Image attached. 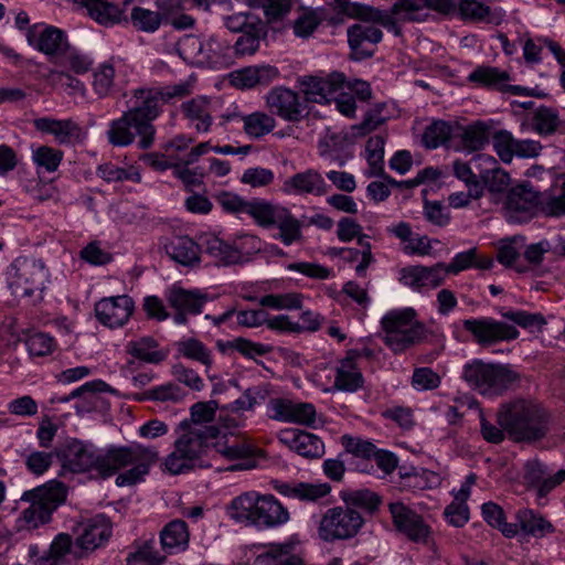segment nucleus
I'll list each match as a JSON object with an SVG mask.
<instances>
[{
  "label": "nucleus",
  "mask_w": 565,
  "mask_h": 565,
  "mask_svg": "<svg viewBox=\"0 0 565 565\" xmlns=\"http://www.w3.org/2000/svg\"><path fill=\"white\" fill-rule=\"evenodd\" d=\"M492 145L495 153L504 163H511L514 158L515 138L508 130L492 131Z\"/></svg>",
  "instance_id": "nucleus-55"
},
{
  "label": "nucleus",
  "mask_w": 565,
  "mask_h": 565,
  "mask_svg": "<svg viewBox=\"0 0 565 565\" xmlns=\"http://www.w3.org/2000/svg\"><path fill=\"white\" fill-rule=\"evenodd\" d=\"M181 109L198 132L210 130L213 122L210 98L198 96L183 103Z\"/></svg>",
  "instance_id": "nucleus-36"
},
{
  "label": "nucleus",
  "mask_w": 565,
  "mask_h": 565,
  "mask_svg": "<svg viewBox=\"0 0 565 565\" xmlns=\"http://www.w3.org/2000/svg\"><path fill=\"white\" fill-rule=\"evenodd\" d=\"M63 157L64 153L62 150L49 146L32 148L31 158L39 172H55L58 169Z\"/></svg>",
  "instance_id": "nucleus-50"
},
{
  "label": "nucleus",
  "mask_w": 565,
  "mask_h": 565,
  "mask_svg": "<svg viewBox=\"0 0 565 565\" xmlns=\"http://www.w3.org/2000/svg\"><path fill=\"white\" fill-rule=\"evenodd\" d=\"M468 79L472 83H477L487 87L495 88L502 93H510L514 96H530L532 95L531 89L520 85H510L509 73L500 71L492 66H479L473 70Z\"/></svg>",
  "instance_id": "nucleus-26"
},
{
  "label": "nucleus",
  "mask_w": 565,
  "mask_h": 565,
  "mask_svg": "<svg viewBox=\"0 0 565 565\" xmlns=\"http://www.w3.org/2000/svg\"><path fill=\"white\" fill-rule=\"evenodd\" d=\"M369 10H372V7L364 4L354 6L353 14L358 22L350 25L347 30L351 57L355 61L372 57L376 52L377 44L383 39V32L376 25L375 20L367 18Z\"/></svg>",
  "instance_id": "nucleus-8"
},
{
  "label": "nucleus",
  "mask_w": 565,
  "mask_h": 565,
  "mask_svg": "<svg viewBox=\"0 0 565 565\" xmlns=\"http://www.w3.org/2000/svg\"><path fill=\"white\" fill-rule=\"evenodd\" d=\"M340 497L345 508L359 511L360 513L361 511L373 513L381 502L380 497L367 489L343 490L340 492Z\"/></svg>",
  "instance_id": "nucleus-45"
},
{
  "label": "nucleus",
  "mask_w": 565,
  "mask_h": 565,
  "mask_svg": "<svg viewBox=\"0 0 565 565\" xmlns=\"http://www.w3.org/2000/svg\"><path fill=\"white\" fill-rule=\"evenodd\" d=\"M461 377L481 395L497 396L505 392L519 375L507 365L475 359L463 365Z\"/></svg>",
  "instance_id": "nucleus-6"
},
{
  "label": "nucleus",
  "mask_w": 565,
  "mask_h": 565,
  "mask_svg": "<svg viewBox=\"0 0 565 565\" xmlns=\"http://www.w3.org/2000/svg\"><path fill=\"white\" fill-rule=\"evenodd\" d=\"M516 521L521 530L534 537H543L554 532V526L541 514L530 509H521L516 512Z\"/></svg>",
  "instance_id": "nucleus-46"
},
{
  "label": "nucleus",
  "mask_w": 565,
  "mask_h": 565,
  "mask_svg": "<svg viewBox=\"0 0 565 565\" xmlns=\"http://www.w3.org/2000/svg\"><path fill=\"white\" fill-rule=\"evenodd\" d=\"M156 541L149 540L138 545L134 552L128 553L126 557L127 565H161L166 556L161 555L156 548Z\"/></svg>",
  "instance_id": "nucleus-52"
},
{
  "label": "nucleus",
  "mask_w": 565,
  "mask_h": 565,
  "mask_svg": "<svg viewBox=\"0 0 565 565\" xmlns=\"http://www.w3.org/2000/svg\"><path fill=\"white\" fill-rule=\"evenodd\" d=\"M416 316L413 308H403L390 310L382 317L383 342L395 354L403 353L426 339L427 329Z\"/></svg>",
  "instance_id": "nucleus-4"
},
{
  "label": "nucleus",
  "mask_w": 565,
  "mask_h": 565,
  "mask_svg": "<svg viewBox=\"0 0 565 565\" xmlns=\"http://www.w3.org/2000/svg\"><path fill=\"white\" fill-rule=\"evenodd\" d=\"M257 244L256 236L248 234L239 236L234 242V245H230L221 238L210 235L203 238L201 250L203 249L204 253L214 258L216 265L228 266L242 260L245 245H250L252 249L258 250Z\"/></svg>",
  "instance_id": "nucleus-17"
},
{
  "label": "nucleus",
  "mask_w": 565,
  "mask_h": 565,
  "mask_svg": "<svg viewBox=\"0 0 565 565\" xmlns=\"http://www.w3.org/2000/svg\"><path fill=\"white\" fill-rule=\"evenodd\" d=\"M292 543L270 544L256 557L258 565H306L302 557L294 553Z\"/></svg>",
  "instance_id": "nucleus-40"
},
{
  "label": "nucleus",
  "mask_w": 565,
  "mask_h": 565,
  "mask_svg": "<svg viewBox=\"0 0 565 565\" xmlns=\"http://www.w3.org/2000/svg\"><path fill=\"white\" fill-rule=\"evenodd\" d=\"M476 160L480 167L479 178L488 192L491 194L503 193L510 184V174L490 154H479Z\"/></svg>",
  "instance_id": "nucleus-34"
},
{
  "label": "nucleus",
  "mask_w": 565,
  "mask_h": 565,
  "mask_svg": "<svg viewBox=\"0 0 565 565\" xmlns=\"http://www.w3.org/2000/svg\"><path fill=\"white\" fill-rule=\"evenodd\" d=\"M184 45L196 51L194 57L214 68L227 67L232 64V45L216 35L202 41L196 36H190Z\"/></svg>",
  "instance_id": "nucleus-19"
},
{
  "label": "nucleus",
  "mask_w": 565,
  "mask_h": 565,
  "mask_svg": "<svg viewBox=\"0 0 565 565\" xmlns=\"http://www.w3.org/2000/svg\"><path fill=\"white\" fill-rule=\"evenodd\" d=\"M244 132L253 139H259L270 134L276 127L275 118L263 111H255L241 117Z\"/></svg>",
  "instance_id": "nucleus-47"
},
{
  "label": "nucleus",
  "mask_w": 565,
  "mask_h": 565,
  "mask_svg": "<svg viewBox=\"0 0 565 565\" xmlns=\"http://www.w3.org/2000/svg\"><path fill=\"white\" fill-rule=\"evenodd\" d=\"M111 535V523L104 514H97L81 524L76 545L86 552L103 546Z\"/></svg>",
  "instance_id": "nucleus-25"
},
{
  "label": "nucleus",
  "mask_w": 565,
  "mask_h": 565,
  "mask_svg": "<svg viewBox=\"0 0 565 565\" xmlns=\"http://www.w3.org/2000/svg\"><path fill=\"white\" fill-rule=\"evenodd\" d=\"M384 146L385 138L381 135L372 136L365 145L369 177H383L384 174Z\"/></svg>",
  "instance_id": "nucleus-48"
},
{
  "label": "nucleus",
  "mask_w": 565,
  "mask_h": 565,
  "mask_svg": "<svg viewBox=\"0 0 565 565\" xmlns=\"http://www.w3.org/2000/svg\"><path fill=\"white\" fill-rule=\"evenodd\" d=\"M66 487L56 480L25 491L20 501L29 503L21 513V520L28 527H38L50 521L52 512L66 499Z\"/></svg>",
  "instance_id": "nucleus-7"
},
{
  "label": "nucleus",
  "mask_w": 565,
  "mask_h": 565,
  "mask_svg": "<svg viewBox=\"0 0 565 565\" xmlns=\"http://www.w3.org/2000/svg\"><path fill=\"white\" fill-rule=\"evenodd\" d=\"M217 202L226 212L250 215L262 227L279 230L276 238L289 246L302 238V225L289 209L268 202L263 199L245 201L237 194L223 192L217 196Z\"/></svg>",
  "instance_id": "nucleus-2"
},
{
  "label": "nucleus",
  "mask_w": 565,
  "mask_h": 565,
  "mask_svg": "<svg viewBox=\"0 0 565 565\" xmlns=\"http://www.w3.org/2000/svg\"><path fill=\"white\" fill-rule=\"evenodd\" d=\"M107 140L113 147H128L134 143L136 136L139 137L138 148L146 150L152 147L154 138L150 137L147 141L137 126V121L131 118L126 111L117 119L109 122L106 131Z\"/></svg>",
  "instance_id": "nucleus-22"
},
{
  "label": "nucleus",
  "mask_w": 565,
  "mask_h": 565,
  "mask_svg": "<svg viewBox=\"0 0 565 565\" xmlns=\"http://www.w3.org/2000/svg\"><path fill=\"white\" fill-rule=\"evenodd\" d=\"M92 85L99 98L110 95L115 85V67L111 62H105L94 71Z\"/></svg>",
  "instance_id": "nucleus-54"
},
{
  "label": "nucleus",
  "mask_w": 565,
  "mask_h": 565,
  "mask_svg": "<svg viewBox=\"0 0 565 565\" xmlns=\"http://www.w3.org/2000/svg\"><path fill=\"white\" fill-rule=\"evenodd\" d=\"M135 310V302L128 295L102 298L95 303V317L103 326L115 329L125 326Z\"/></svg>",
  "instance_id": "nucleus-20"
},
{
  "label": "nucleus",
  "mask_w": 565,
  "mask_h": 565,
  "mask_svg": "<svg viewBox=\"0 0 565 565\" xmlns=\"http://www.w3.org/2000/svg\"><path fill=\"white\" fill-rule=\"evenodd\" d=\"M558 126L557 114L546 107L539 108L532 118V127L540 135H551Z\"/></svg>",
  "instance_id": "nucleus-60"
},
{
  "label": "nucleus",
  "mask_w": 565,
  "mask_h": 565,
  "mask_svg": "<svg viewBox=\"0 0 565 565\" xmlns=\"http://www.w3.org/2000/svg\"><path fill=\"white\" fill-rule=\"evenodd\" d=\"M8 412L18 417H33L39 412L36 401L30 395H23L10 401L7 405Z\"/></svg>",
  "instance_id": "nucleus-63"
},
{
  "label": "nucleus",
  "mask_w": 565,
  "mask_h": 565,
  "mask_svg": "<svg viewBox=\"0 0 565 565\" xmlns=\"http://www.w3.org/2000/svg\"><path fill=\"white\" fill-rule=\"evenodd\" d=\"M98 175L107 182H118L125 180H130L134 182L141 181V175L135 168L125 169L113 163H105L99 166Z\"/></svg>",
  "instance_id": "nucleus-58"
},
{
  "label": "nucleus",
  "mask_w": 565,
  "mask_h": 565,
  "mask_svg": "<svg viewBox=\"0 0 565 565\" xmlns=\"http://www.w3.org/2000/svg\"><path fill=\"white\" fill-rule=\"evenodd\" d=\"M135 104L126 113L137 121L147 141L156 136V128L152 121L160 114L159 103L161 102L158 88H140L134 92Z\"/></svg>",
  "instance_id": "nucleus-16"
},
{
  "label": "nucleus",
  "mask_w": 565,
  "mask_h": 565,
  "mask_svg": "<svg viewBox=\"0 0 565 565\" xmlns=\"http://www.w3.org/2000/svg\"><path fill=\"white\" fill-rule=\"evenodd\" d=\"M282 189L288 194L321 196L328 192V184L317 170L308 169L288 178Z\"/></svg>",
  "instance_id": "nucleus-32"
},
{
  "label": "nucleus",
  "mask_w": 565,
  "mask_h": 565,
  "mask_svg": "<svg viewBox=\"0 0 565 565\" xmlns=\"http://www.w3.org/2000/svg\"><path fill=\"white\" fill-rule=\"evenodd\" d=\"M213 450L230 460L252 456L253 448L234 433L227 434L217 428V437L213 441Z\"/></svg>",
  "instance_id": "nucleus-38"
},
{
  "label": "nucleus",
  "mask_w": 565,
  "mask_h": 565,
  "mask_svg": "<svg viewBox=\"0 0 565 565\" xmlns=\"http://www.w3.org/2000/svg\"><path fill=\"white\" fill-rule=\"evenodd\" d=\"M26 40L31 46L46 55L61 53L67 45L64 32L54 26L40 30L38 25H32L28 29Z\"/></svg>",
  "instance_id": "nucleus-30"
},
{
  "label": "nucleus",
  "mask_w": 565,
  "mask_h": 565,
  "mask_svg": "<svg viewBox=\"0 0 565 565\" xmlns=\"http://www.w3.org/2000/svg\"><path fill=\"white\" fill-rule=\"evenodd\" d=\"M62 470L72 473L95 472L102 479L117 476L118 487L140 483L159 460L156 447L130 443L125 446L110 445L98 448L89 441L66 439L55 450Z\"/></svg>",
  "instance_id": "nucleus-1"
},
{
  "label": "nucleus",
  "mask_w": 565,
  "mask_h": 565,
  "mask_svg": "<svg viewBox=\"0 0 565 565\" xmlns=\"http://www.w3.org/2000/svg\"><path fill=\"white\" fill-rule=\"evenodd\" d=\"M459 129L462 149L473 152L482 149L489 142L492 121L477 120Z\"/></svg>",
  "instance_id": "nucleus-39"
},
{
  "label": "nucleus",
  "mask_w": 565,
  "mask_h": 565,
  "mask_svg": "<svg viewBox=\"0 0 565 565\" xmlns=\"http://www.w3.org/2000/svg\"><path fill=\"white\" fill-rule=\"evenodd\" d=\"M159 343L152 337H142L129 341L126 345V352L134 358L152 364H158L167 358V353L158 350Z\"/></svg>",
  "instance_id": "nucleus-43"
},
{
  "label": "nucleus",
  "mask_w": 565,
  "mask_h": 565,
  "mask_svg": "<svg viewBox=\"0 0 565 565\" xmlns=\"http://www.w3.org/2000/svg\"><path fill=\"white\" fill-rule=\"evenodd\" d=\"M342 444L348 452L364 459L373 458L377 449L373 443L352 436H343Z\"/></svg>",
  "instance_id": "nucleus-64"
},
{
  "label": "nucleus",
  "mask_w": 565,
  "mask_h": 565,
  "mask_svg": "<svg viewBox=\"0 0 565 565\" xmlns=\"http://www.w3.org/2000/svg\"><path fill=\"white\" fill-rule=\"evenodd\" d=\"M111 387L102 380H94L86 382L82 386L73 390L70 394L51 397V403H68L72 399L79 398L81 401L75 404L77 413L90 412L96 407L98 399L96 393L110 392Z\"/></svg>",
  "instance_id": "nucleus-31"
},
{
  "label": "nucleus",
  "mask_w": 565,
  "mask_h": 565,
  "mask_svg": "<svg viewBox=\"0 0 565 565\" xmlns=\"http://www.w3.org/2000/svg\"><path fill=\"white\" fill-rule=\"evenodd\" d=\"M545 199L529 184H519L509 190L504 204V217L511 223L531 220L539 207L544 206Z\"/></svg>",
  "instance_id": "nucleus-13"
},
{
  "label": "nucleus",
  "mask_w": 565,
  "mask_h": 565,
  "mask_svg": "<svg viewBox=\"0 0 565 565\" xmlns=\"http://www.w3.org/2000/svg\"><path fill=\"white\" fill-rule=\"evenodd\" d=\"M274 489L281 495L300 501H316L327 494L324 486L305 482L275 481Z\"/></svg>",
  "instance_id": "nucleus-41"
},
{
  "label": "nucleus",
  "mask_w": 565,
  "mask_h": 565,
  "mask_svg": "<svg viewBox=\"0 0 565 565\" xmlns=\"http://www.w3.org/2000/svg\"><path fill=\"white\" fill-rule=\"evenodd\" d=\"M177 351L189 360L196 361L206 367L212 365V352L196 338H184L175 343Z\"/></svg>",
  "instance_id": "nucleus-49"
},
{
  "label": "nucleus",
  "mask_w": 565,
  "mask_h": 565,
  "mask_svg": "<svg viewBox=\"0 0 565 565\" xmlns=\"http://www.w3.org/2000/svg\"><path fill=\"white\" fill-rule=\"evenodd\" d=\"M269 417L285 423L315 427L316 407L311 403H296L286 398H273L268 403Z\"/></svg>",
  "instance_id": "nucleus-21"
},
{
  "label": "nucleus",
  "mask_w": 565,
  "mask_h": 565,
  "mask_svg": "<svg viewBox=\"0 0 565 565\" xmlns=\"http://www.w3.org/2000/svg\"><path fill=\"white\" fill-rule=\"evenodd\" d=\"M462 327L480 345H490L499 341L514 340L519 337V331L514 327L492 318L466 319L462 321Z\"/></svg>",
  "instance_id": "nucleus-18"
},
{
  "label": "nucleus",
  "mask_w": 565,
  "mask_h": 565,
  "mask_svg": "<svg viewBox=\"0 0 565 565\" xmlns=\"http://www.w3.org/2000/svg\"><path fill=\"white\" fill-rule=\"evenodd\" d=\"M166 253L183 266H193L200 262L201 245L189 236L173 237L164 245Z\"/></svg>",
  "instance_id": "nucleus-37"
},
{
  "label": "nucleus",
  "mask_w": 565,
  "mask_h": 565,
  "mask_svg": "<svg viewBox=\"0 0 565 565\" xmlns=\"http://www.w3.org/2000/svg\"><path fill=\"white\" fill-rule=\"evenodd\" d=\"M278 439L281 444L306 458H319L324 452L322 440L308 431L299 429H284L279 433Z\"/></svg>",
  "instance_id": "nucleus-27"
},
{
  "label": "nucleus",
  "mask_w": 565,
  "mask_h": 565,
  "mask_svg": "<svg viewBox=\"0 0 565 565\" xmlns=\"http://www.w3.org/2000/svg\"><path fill=\"white\" fill-rule=\"evenodd\" d=\"M231 516L263 527H276L289 521V512L273 494L250 493L235 498L231 503Z\"/></svg>",
  "instance_id": "nucleus-5"
},
{
  "label": "nucleus",
  "mask_w": 565,
  "mask_h": 565,
  "mask_svg": "<svg viewBox=\"0 0 565 565\" xmlns=\"http://www.w3.org/2000/svg\"><path fill=\"white\" fill-rule=\"evenodd\" d=\"M266 104L273 115L289 121L299 122L307 114V103L299 93L285 86L271 88L266 96Z\"/></svg>",
  "instance_id": "nucleus-15"
},
{
  "label": "nucleus",
  "mask_w": 565,
  "mask_h": 565,
  "mask_svg": "<svg viewBox=\"0 0 565 565\" xmlns=\"http://www.w3.org/2000/svg\"><path fill=\"white\" fill-rule=\"evenodd\" d=\"M441 379L430 367H416L413 372L411 384L416 391H431L439 387Z\"/></svg>",
  "instance_id": "nucleus-62"
},
{
  "label": "nucleus",
  "mask_w": 565,
  "mask_h": 565,
  "mask_svg": "<svg viewBox=\"0 0 565 565\" xmlns=\"http://www.w3.org/2000/svg\"><path fill=\"white\" fill-rule=\"evenodd\" d=\"M364 524V518L359 511L350 508L333 507L321 516L317 534L326 543L345 541L354 537Z\"/></svg>",
  "instance_id": "nucleus-10"
},
{
  "label": "nucleus",
  "mask_w": 565,
  "mask_h": 565,
  "mask_svg": "<svg viewBox=\"0 0 565 565\" xmlns=\"http://www.w3.org/2000/svg\"><path fill=\"white\" fill-rule=\"evenodd\" d=\"M279 75L275 66H248L228 74V82L239 89H249L256 85H268Z\"/></svg>",
  "instance_id": "nucleus-33"
},
{
  "label": "nucleus",
  "mask_w": 565,
  "mask_h": 565,
  "mask_svg": "<svg viewBox=\"0 0 565 565\" xmlns=\"http://www.w3.org/2000/svg\"><path fill=\"white\" fill-rule=\"evenodd\" d=\"M83 4L88 15L102 25L111 26L121 21V9L110 2L105 0H83Z\"/></svg>",
  "instance_id": "nucleus-44"
},
{
  "label": "nucleus",
  "mask_w": 565,
  "mask_h": 565,
  "mask_svg": "<svg viewBox=\"0 0 565 565\" xmlns=\"http://www.w3.org/2000/svg\"><path fill=\"white\" fill-rule=\"evenodd\" d=\"M259 305L263 307L273 308L276 310H290L301 308V295L297 292L289 294H270L263 296L259 299Z\"/></svg>",
  "instance_id": "nucleus-57"
},
{
  "label": "nucleus",
  "mask_w": 565,
  "mask_h": 565,
  "mask_svg": "<svg viewBox=\"0 0 565 565\" xmlns=\"http://www.w3.org/2000/svg\"><path fill=\"white\" fill-rule=\"evenodd\" d=\"M7 275L9 288L17 298L31 297L43 290L49 280L44 263L33 257H18L9 266Z\"/></svg>",
  "instance_id": "nucleus-9"
},
{
  "label": "nucleus",
  "mask_w": 565,
  "mask_h": 565,
  "mask_svg": "<svg viewBox=\"0 0 565 565\" xmlns=\"http://www.w3.org/2000/svg\"><path fill=\"white\" fill-rule=\"evenodd\" d=\"M456 11L463 21L500 24L505 11L501 8H492L481 0H458Z\"/></svg>",
  "instance_id": "nucleus-28"
},
{
  "label": "nucleus",
  "mask_w": 565,
  "mask_h": 565,
  "mask_svg": "<svg viewBox=\"0 0 565 565\" xmlns=\"http://www.w3.org/2000/svg\"><path fill=\"white\" fill-rule=\"evenodd\" d=\"M164 468L171 475H180L199 468V465L191 457L185 456L184 451H179V447L174 446V450L164 459Z\"/></svg>",
  "instance_id": "nucleus-61"
},
{
  "label": "nucleus",
  "mask_w": 565,
  "mask_h": 565,
  "mask_svg": "<svg viewBox=\"0 0 565 565\" xmlns=\"http://www.w3.org/2000/svg\"><path fill=\"white\" fill-rule=\"evenodd\" d=\"M131 22L140 31L154 32L160 26L161 15L159 12L135 7L131 10Z\"/></svg>",
  "instance_id": "nucleus-59"
},
{
  "label": "nucleus",
  "mask_w": 565,
  "mask_h": 565,
  "mask_svg": "<svg viewBox=\"0 0 565 565\" xmlns=\"http://www.w3.org/2000/svg\"><path fill=\"white\" fill-rule=\"evenodd\" d=\"M36 130L54 136L60 145H72L83 139V130L77 122L72 119H54L41 117L33 121Z\"/></svg>",
  "instance_id": "nucleus-29"
},
{
  "label": "nucleus",
  "mask_w": 565,
  "mask_h": 565,
  "mask_svg": "<svg viewBox=\"0 0 565 565\" xmlns=\"http://www.w3.org/2000/svg\"><path fill=\"white\" fill-rule=\"evenodd\" d=\"M444 264L438 263L434 266H408L399 271V281L414 290L423 288H436L445 280Z\"/></svg>",
  "instance_id": "nucleus-24"
},
{
  "label": "nucleus",
  "mask_w": 565,
  "mask_h": 565,
  "mask_svg": "<svg viewBox=\"0 0 565 565\" xmlns=\"http://www.w3.org/2000/svg\"><path fill=\"white\" fill-rule=\"evenodd\" d=\"M265 33L264 23L259 24V29L254 26L243 32L232 46V53L234 52L237 56L253 55L259 49L260 38Z\"/></svg>",
  "instance_id": "nucleus-53"
},
{
  "label": "nucleus",
  "mask_w": 565,
  "mask_h": 565,
  "mask_svg": "<svg viewBox=\"0 0 565 565\" xmlns=\"http://www.w3.org/2000/svg\"><path fill=\"white\" fill-rule=\"evenodd\" d=\"M454 135L452 126L445 120H434L423 134V143L428 149L445 146Z\"/></svg>",
  "instance_id": "nucleus-51"
},
{
  "label": "nucleus",
  "mask_w": 565,
  "mask_h": 565,
  "mask_svg": "<svg viewBox=\"0 0 565 565\" xmlns=\"http://www.w3.org/2000/svg\"><path fill=\"white\" fill-rule=\"evenodd\" d=\"M300 92L306 103L327 104L343 90L347 85L341 72H332L326 76L302 75L297 78Z\"/></svg>",
  "instance_id": "nucleus-14"
},
{
  "label": "nucleus",
  "mask_w": 565,
  "mask_h": 565,
  "mask_svg": "<svg viewBox=\"0 0 565 565\" xmlns=\"http://www.w3.org/2000/svg\"><path fill=\"white\" fill-rule=\"evenodd\" d=\"M498 424L509 438L516 443H532L544 438L548 431L550 415L539 403L516 399L498 412Z\"/></svg>",
  "instance_id": "nucleus-3"
},
{
  "label": "nucleus",
  "mask_w": 565,
  "mask_h": 565,
  "mask_svg": "<svg viewBox=\"0 0 565 565\" xmlns=\"http://www.w3.org/2000/svg\"><path fill=\"white\" fill-rule=\"evenodd\" d=\"M399 475H401V481H399L401 489L411 490V491L425 490V489L429 488L430 487L429 478L434 477V475L430 471L424 470V469L418 470L416 468H411L409 471H405V472H402V470H401Z\"/></svg>",
  "instance_id": "nucleus-56"
},
{
  "label": "nucleus",
  "mask_w": 565,
  "mask_h": 565,
  "mask_svg": "<svg viewBox=\"0 0 565 565\" xmlns=\"http://www.w3.org/2000/svg\"><path fill=\"white\" fill-rule=\"evenodd\" d=\"M388 509L396 529L409 540L424 542L427 539L429 527L419 514L408 509L402 502L390 503Z\"/></svg>",
  "instance_id": "nucleus-23"
},
{
  "label": "nucleus",
  "mask_w": 565,
  "mask_h": 565,
  "mask_svg": "<svg viewBox=\"0 0 565 565\" xmlns=\"http://www.w3.org/2000/svg\"><path fill=\"white\" fill-rule=\"evenodd\" d=\"M356 352H347L335 367L334 387L342 392H356L363 386L364 379L356 364Z\"/></svg>",
  "instance_id": "nucleus-35"
},
{
  "label": "nucleus",
  "mask_w": 565,
  "mask_h": 565,
  "mask_svg": "<svg viewBox=\"0 0 565 565\" xmlns=\"http://www.w3.org/2000/svg\"><path fill=\"white\" fill-rule=\"evenodd\" d=\"M188 525L182 520H174L168 523L160 534L162 548L168 554L184 551L189 545Z\"/></svg>",
  "instance_id": "nucleus-42"
},
{
  "label": "nucleus",
  "mask_w": 565,
  "mask_h": 565,
  "mask_svg": "<svg viewBox=\"0 0 565 565\" xmlns=\"http://www.w3.org/2000/svg\"><path fill=\"white\" fill-rule=\"evenodd\" d=\"M179 429L182 431L175 440L174 446L179 451H184L185 456L191 457L199 465V468H209L212 465L204 460L213 450L214 438L217 437V427L214 425L189 424L186 420L180 423Z\"/></svg>",
  "instance_id": "nucleus-11"
},
{
  "label": "nucleus",
  "mask_w": 565,
  "mask_h": 565,
  "mask_svg": "<svg viewBox=\"0 0 565 565\" xmlns=\"http://www.w3.org/2000/svg\"><path fill=\"white\" fill-rule=\"evenodd\" d=\"M164 299L172 310L173 322L184 326L190 317L202 313L209 296L200 289H185L179 285H172L166 290Z\"/></svg>",
  "instance_id": "nucleus-12"
}]
</instances>
